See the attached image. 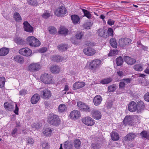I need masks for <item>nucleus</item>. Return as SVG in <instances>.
Wrapping results in <instances>:
<instances>
[{
  "instance_id": "obj_18",
  "label": "nucleus",
  "mask_w": 149,
  "mask_h": 149,
  "mask_svg": "<svg viewBox=\"0 0 149 149\" xmlns=\"http://www.w3.org/2000/svg\"><path fill=\"white\" fill-rule=\"evenodd\" d=\"M92 115L95 119L99 120L101 118V114L99 111L94 109L92 111Z\"/></svg>"
},
{
  "instance_id": "obj_61",
  "label": "nucleus",
  "mask_w": 149,
  "mask_h": 149,
  "mask_svg": "<svg viewBox=\"0 0 149 149\" xmlns=\"http://www.w3.org/2000/svg\"><path fill=\"white\" fill-rule=\"evenodd\" d=\"M115 21L111 19H109L107 21V24L110 26L113 25L114 24Z\"/></svg>"
},
{
  "instance_id": "obj_31",
  "label": "nucleus",
  "mask_w": 149,
  "mask_h": 149,
  "mask_svg": "<svg viewBox=\"0 0 149 149\" xmlns=\"http://www.w3.org/2000/svg\"><path fill=\"white\" fill-rule=\"evenodd\" d=\"M71 18L72 22L74 24H79V17L78 16L76 15H72L71 16Z\"/></svg>"
},
{
  "instance_id": "obj_7",
  "label": "nucleus",
  "mask_w": 149,
  "mask_h": 149,
  "mask_svg": "<svg viewBox=\"0 0 149 149\" xmlns=\"http://www.w3.org/2000/svg\"><path fill=\"white\" fill-rule=\"evenodd\" d=\"M41 68V66L38 63H32L29 66L28 70L30 72H33L39 70Z\"/></svg>"
},
{
  "instance_id": "obj_5",
  "label": "nucleus",
  "mask_w": 149,
  "mask_h": 149,
  "mask_svg": "<svg viewBox=\"0 0 149 149\" xmlns=\"http://www.w3.org/2000/svg\"><path fill=\"white\" fill-rule=\"evenodd\" d=\"M67 13V10L65 8L61 6L56 9L54 12L55 15L58 17L63 16Z\"/></svg>"
},
{
  "instance_id": "obj_34",
  "label": "nucleus",
  "mask_w": 149,
  "mask_h": 149,
  "mask_svg": "<svg viewBox=\"0 0 149 149\" xmlns=\"http://www.w3.org/2000/svg\"><path fill=\"white\" fill-rule=\"evenodd\" d=\"M72 142L67 141L65 142L64 148L65 149H72Z\"/></svg>"
},
{
  "instance_id": "obj_62",
  "label": "nucleus",
  "mask_w": 149,
  "mask_h": 149,
  "mask_svg": "<svg viewBox=\"0 0 149 149\" xmlns=\"http://www.w3.org/2000/svg\"><path fill=\"white\" fill-rule=\"evenodd\" d=\"M123 81L126 83L128 84L130 82L131 79L130 78H125L122 79Z\"/></svg>"
},
{
  "instance_id": "obj_47",
  "label": "nucleus",
  "mask_w": 149,
  "mask_h": 149,
  "mask_svg": "<svg viewBox=\"0 0 149 149\" xmlns=\"http://www.w3.org/2000/svg\"><path fill=\"white\" fill-rule=\"evenodd\" d=\"M5 79L4 77H0V87H3L4 86Z\"/></svg>"
},
{
  "instance_id": "obj_27",
  "label": "nucleus",
  "mask_w": 149,
  "mask_h": 149,
  "mask_svg": "<svg viewBox=\"0 0 149 149\" xmlns=\"http://www.w3.org/2000/svg\"><path fill=\"white\" fill-rule=\"evenodd\" d=\"M13 60L14 61L19 63H22L24 62L23 57L20 55L15 56Z\"/></svg>"
},
{
  "instance_id": "obj_23",
  "label": "nucleus",
  "mask_w": 149,
  "mask_h": 149,
  "mask_svg": "<svg viewBox=\"0 0 149 149\" xmlns=\"http://www.w3.org/2000/svg\"><path fill=\"white\" fill-rule=\"evenodd\" d=\"M85 85V83L83 82H77L73 84V88L75 89H78L82 88Z\"/></svg>"
},
{
  "instance_id": "obj_22",
  "label": "nucleus",
  "mask_w": 149,
  "mask_h": 149,
  "mask_svg": "<svg viewBox=\"0 0 149 149\" xmlns=\"http://www.w3.org/2000/svg\"><path fill=\"white\" fill-rule=\"evenodd\" d=\"M98 36L104 38H107V32L104 29H99L97 32Z\"/></svg>"
},
{
  "instance_id": "obj_58",
  "label": "nucleus",
  "mask_w": 149,
  "mask_h": 149,
  "mask_svg": "<svg viewBox=\"0 0 149 149\" xmlns=\"http://www.w3.org/2000/svg\"><path fill=\"white\" fill-rule=\"evenodd\" d=\"M50 16L49 13L46 12L44 13L42 15V17L45 18H48Z\"/></svg>"
},
{
  "instance_id": "obj_38",
  "label": "nucleus",
  "mask_w": 149,
  "mask_h": 149,
  "mask_svg": "<svg viewBox=\"0 0 149 149\" xmlns=\"http://www.w3.org/2000/svg\"><path fill=\"white\" fill-rule=\"evenodd\" d=\"M140 134L142 138L147 139H149V134L145 130L142 131L140 133Z\"/></svg>"
},
{
  "instance_id": "obj_25",
  "label": "nucleus",
  "mask_w": 149,
  "mask_h": 149,
  "mask_svg": "<svg viewBox=\"0 0 149 149\" xmlns=\"http://www.w3.org/2000/svg\"><path fill=\"white\" fill-rule=\"evenodd\" d=\"M136 137V135L133 133H129L127 134L125 137V139L126 141H129L134 139Z\"/></svg>"
},
{
  "instance_id": "obj_48",
  "label": "nucleus",
  "mask_w": 149,
  "mask_h": 149,
  "mask_svg": "<svg viewBox=\"0 0 149 149\" xmlns=\"http://www.w3.org/2000/svg\"><path fill=\"white\" fill-rule=\"evenodd\" d=\"M116 89V86L114 84L110 85L108 87L109 91L110 92L114 91Z\"/></svg>"
},
{
  "instance_id": "obj_35",
  "label": "nucleus",
  "mask_w": 149,
  "mask_h": 149,
  "mask_svg": "<svg viewBox=\"0 0 149 149\" xmlns=\"http://www.w3.org/2000/svg\"><path fill=\"white\" fill-rule=\"evenodd\" d=\"M112 79L111 78H107L101 80L100 83L104 84H107L111 82Z\"/></svg>"
},
{
  "instance_id": "obj_52",
  "label": "nucleus",
  "mask_w": 149,
  "mask_h": 149,
  "mask_svg": "<svg viewBox=\"0 0 149 149\" xmlns=\"http://www.w3.org/2000/svg\"><path fill=\"white\" fill-rule=\"evenodd\" d=\"M118 54V52L117 50H111L108 54L109 56H113L117 55Z\"/></svg>"
},
{
  "instance_id": "obj_44",
  "label": "nucleus",
  "mask_w": 149,
  "mask_h": 149,
  "mask_svg": "<svg viewBox=\"0 0 149 149\" xmlns=\"http://www.w3.org/2000/svg\"><path fill=\"white\" fill-rule=\"evenodd\" d=\"M82 10L84 14V15L85 16H86L88 19H90L91 18V14L87 10L85 9H82Z\"/></svg>"
},
{
  "instance_id": "obj_50",
  "label": "nucleus",
  "mask_w": 149,
  "mask_h": 149,
  "mask_svg": "<svg viewBox=\"0 0 149 149\" xmlns=\"http://www.w3.org/2000/svg\"><path fill=\"white\" fill-rule=\"evenodd\" d=\"M107 38L109 36H113V31L111 28H109L107 33Z\"/></svg>"
},
{
  "instance_id": "obj_29",
  "label": "nucleus",
  "mask_w": 149,
  "mask_h": 149,
  "mask_svg": "<svg viewBox=\"0 0 149 149\" xmlns=\"http://www.w3.org/2000/svg\"><path fill=\"white\" fill-rule=\"evenodd\" d=\"M51 71L55 74L58 73L60 71V68L58 66L53 65L50 68Z\"/></svg>"
},
{
  "instance_id": "obj_13",
  "label": "nucleus",
  "mask_w": 149,
  "mask_h": 149,
  "mask_svg": "<svg viewBox=\"0 0 149 149\" xmlns=\"http://www.w3.org/2000/svg\"><path fill=\"white\" fill-rule=\"evenodd\" d=\"M83 52L86 55L89 56H93L96 53V51L94 49L89 47L84 49Z\"/></svg>"
},
{
  "instance_id": "obj_32",
  "label": "nucleus",
  "mask_w": 149,
  "mask_h": 149,
  "mask_svg": "<svg viewBox=\"0 0 149 149\" xmlns=\"http://www.w3.org/2000/svg\"><path fill=\"white\" fill-rule=\"evenodd\" d=\"M68 32V30L66 28L61 27L60 28V29L58 31V33L59 34H63L66 35Z\"/></svg>"
},
{
  "instance_id": "obj_51",
  "label": "nucleus",
  "mask_w": 149,
  "mask_h": 149,
  "mask_svg": "<svg viewBox=\"0 0 149 149\" xmlns=\"http://www.w3.org/2000/svg\"><path fill=\"white\" fill-rule=\"evenodd\" d=\"M33 130H35L36 129H39L41 127V125L38 123H34L31 126Z\"/></svg>"
},
{
  "instance_id": "obj_4",
  "label": "nucleus",
  "mask_w": 149,
  "mask_h": 149,
  "mask_svg": "<svg viewBox=\"0 0 149 149\" xmlns=\"http://www.w3.org/2000/svg\"><path fill=\"white\" fill-rule=\"evenodd\" d=\"M48 123L50 124L57 126L60 123V120L58 116L56 115H54L48 119Z\"/></svg>"
},
{
  "instance_id": "obj_6",
  "label": "nucleus",
  "mask_w": 149,
  "mask_h": 149,
  "mask_svg": "<svg viewBox=\"0 0 149 149\" xmlns=\"http://www.w3.org/2000/svg\"><path fill=\"white\" fill-rule=\"evenodd\" d=\"M101 63V61L100 60H94L91 62L89 67L91 70H95L99 67Z\"/></svg>"
},
{
  "instance_id": "obj_20",
  "label": "nucleus",
  "mask_w": 149,
  "mask_h": 149,
  "mask_svg": "<svg viewBox=\"0 0 149 149\" xmlns=\"http://www.w3.org/2000/svg\"><path fill=\"white\" fill-rule=\"evenodd\" d=\"M24 28L25 31L31 32L33 31V28L30 24L27 21L24 22L23 23Z\"/></svg>"
},
{
  "instance_id": "obj_12",
  "label": "nucleus",
  "mask_w": 149,
  "mask_h": 149,
  "mask_svg": "<svg viewBox=\"0 0 149 149\" xmlns=\"http://www.w3.org/2000/svg\"><path fill=\"white\" fill-rule=\"evenodd\" d=\"M134 117L131 116H126L123 120V122L125 125H132V121L133 120Z\"/></svg>"
},
{
  "instance_id": "obj_45",
  "label": "nucleus",
  "mask_w": 149,
  "mask_h": 149,
  "mask_svg": "<svg viewBox=\"0 0 149 149\" xmlns=\"http://www.w3.org/2000/svg\"><path fill=\"white\" fill-rule=\"evenodd\" d=\"M123 60L122 57L119 56L116 59V63L118 66L121 65L123 63Z\"/></svg>"
},
{
  "instance_id": "obj_21",
  "label": "nucleus",
  "mask_w": 149,
  "mask_h": 149,
  "mask_svg": "<svg viewBox=\"0 0 149 149\" xmlns=\"http://www.w3.org/2000/svg\"><path fill=\"white\" fill-rule=\"evenodd\" d=\"M102 100V99L101 96L98 95L94 97L93 102L95 106H97L101 103Z\"/></svg>"
},
{
  "instance_id": "obj_42",
  "label": "nucleus",
  "mask_w": 149,
  "mask_h": 149,
  "mask_svg": "<svg viewBox=\"0 0 149 149\" xmlns=\"http://www.w3.org/2000/svg\"><path fill=\"white\" fill-rule=\"evenodd\" d=\"M110 44L111 46L114 48H116L117 46V43L116 40L114 38H111L110 40Z\"/></svg>"
},
{
  "instance_id": "obj_28",
  "label": "nucleus",
  "mask_w": 149,
  "mask_h": 149,
  "mask_svg": "<svg viewBox=\"0 0 149 149\" xmlns=\"http://www.w3.org/2000/svg\"><path fill=\"white\" fill-rule=\"evenodd\" d=\"M81 142L80 140L76 139L74 140L73 145L75 148L77 149L80 148L81 145Z\"/></svg>"
},
{
  "instance_id": "obj_30",
  "label": "nucleus",
  "mask_w": 149,
  "mask_h": 149,
  "mask_svg": "<svg viewBox=\"0 0 149 149\" xmlns=\"http://www.w3.org/2000/svg\"><path fill=\"white\" fill-rule=\"evenodd\" d=\"M43 133L46 136H51L52 132V130L50 128H44Z\"/></svg>"
},
{
  "instance_id": "obj_14",
  "label": "nucleus",
  "mask_w": 149,
  "mask_h": 149,
  "mask_svg": "<svg viewBox=\"0 0 149 149\" xmlns=\"http://www.w3.org/2000/svg\"><path fill=\"white\" fill-rule=\"evenodd\" d=\"M51 60L53 61L56 62H60L63 61L65 60L63 57L59 55H54L50 57Z\"/></svg>"
},
{
  "instance_id": "obj_8",
  "label": "nucleus",
  "mask_w": 149,
  "mask_h": 149,
  "mask_svg": "<svg viewBox=\"0 0 149 149\" xmlns=\"http://www.w3.org/2000/svg\"><path fill=\"white\" fill-rule=\"evenodd\" d=\"M40 92L41 97L44 99L48 100L51 97V92L47 89L45 88L43 90H41Z\"/></svg>"
},
{
  "instance_id": "obj_19",
  "label": "nucleus",
  "mask_w": 149,
  "mask_h": 149,
  "mask_svg": "<svg viewBox=\"0 0 149 149\" xmlns=\"http://www.w3.org/2000/svg\"><path fill=\"white\" fill-rule=\"evenodd\" d=\"M123 58L124 61L129 65H133L136 61L135 59L128 56H124Z\"/></svg>"
},
{
  "instance_id": "obj_3",
  "label": "nucleus",
  "mask_w": 149,
  "mask_h": 149,
  "mask_svg": "<svg viewBox=\"0 0 149 149\" xmlns=\"http://www.w3.org/2000/svg\"><path fill=\"white\" fill-rule=\"evenodd\" d=\"M77 105L80 110L86 112H89L91 110L89 106L86 104L81 102H78L77 103Z\"/></svg>"
},
{
  "instance_id": "obj_46",
  "label": "nucleus",
  "mask_w": 149,
  "mask_h": 149,
  "mask_svg": "<svg viewBox=\"0 0 149 149\" xmlns=\"http://www.w3.org/2000/svg\"><path fill=\"white\" fill-rule=\"evenodd\" d=\"M14 41L18 44L22 45L23 44V40L19 37H16L15 38Z\"/></svg>"
},
{
  "instance_id": "obj_1",
  "label": "nucleus",
  "mask_w": 149,
  "mask_h": 149,
  "mask_svg": "<svg viewBox=\"0 0 149 149\" xmlns=\"http://www.w3.org/2000/svg\"><path fill=\"white\" fill-rule=\"evenodd\" d=\"M27 41L29 45L32 47H36L40 45L39 41L33 36L29 37L27 39Z\"/></svg>"
},
{
  "instance_id": "obj_17",
  "label": "nucleus",
  "mask_w": 149,
  "mask_h": 149,
  "mask_svg": "<svg viewBox=\"0 0 149 149\" xmlns=\"http://www.w3.org/2000/svg\"><path fill=\"white\" fill-rule=\"evenodd\" d=\"M80 116V112L78 110L73 111L70 114V118L74 120L77 119Z\"/></svg>"
},
{
  "instance_id": "obj_26",
  "label": "nucleus",
  "mask_w": 149,
  "mask_h": 149,
  "mask_svg": "<svg viewBox=\"0 0 149 149\" xmlns=\"http://www.w3.org/2000/svg\"><path fill=\"white\" fill-rule=\"evenodd\" d=\"M9 48L3 47L0 49V56H4L6 55L9 53Z\"/></svg>"
},
{
  "instance_id": "obj_53",
  "label": "nucleus",
  "mask_w": 149,
  "mask_h": 149,
  "mask_svg": "<svg viewBox=\"0 0 149 149\" xmlns=\"http://www.w3.org/2000/svg\"><path fill=\"white\" fill-rule=\"evenodd\" d=\"M42 146L43 149H48L49 146L47 143L44 141L42 143Z\"/></svg>"
},
{
  "instance_id": "obj_39",
  "label": "nucleus",
  "mask_w": 149,
  "mask_h": 149,
  "mask_svg": "<svg viewBox=\"0 0 149 149\" xmlns=\"http://www.w3.org/2000/svg\"><path fill=\"white\" fill-rule=\"evenodd\" d=\"M68 48L67 45L62 44L58 46V48L60 51H65Z\"/></svg>"
},
{
  "instance_id": "obj_64",
  "label": "nucleus",
  "mask_w": 149,
  "mask_h": 149,
  "mask_svg": "<svg viewBox=\"0 0 149 149\" xmlns=\"http://www.w3.org/2000/svg\"><path fill=\"white\" fill-rule=\"evenodd\" d=\"M14 108V107L11 104H9L7 110L9 111H11Z\"/></svg>"
},
{
  "instance_id": "obj_37",
  "label": "nucleus",
  "mask_w": 149,
  "mask_h": 149,
  "mask_svg": "<svg viewBox=\"0 0 149 149\" xmlns=\"http://www.w3.org/2000/svg\"><path fill=\"white\" fill-rule=\"evenodd\" d=\"M48 30L49 33L51 34H54L57 32V30L56 28L52 26L49 27Z\"/></svg>"
},
{
  "instance_id": "obj_10",
  "label": "nucleus",
  "mask_w": 149,
  "mask_h": 149,
  "mask_svg": "<svg viewBox=\"0 0 149 149\" xmlns=\"http://www.w3.org/2000/svg\"><path fill=\"white\" fill-rule=\"evenodd\" d=\"M131 40L129 38H124L120 39L119 40V45L120 47L126 46L131 42Z\"/></svg>"
},
{
  "instance_id": "obj_41",
  "label": "nucleus",
  "mask_w": 149,
  "mask_h": 149,
  "mask_svg": "<svg viewBox=\"0 0 149 149\" xmlns=\"http://www.w3.org/2000/svg\"><path fill=\"white\" fill-rule=\"evenodd\" d=\"M111 137L114 141H117L119 139V135L117 133H113L111 135Z\"/></svg>"
},
{
  "instance_id": "obj_54",
  "label": "nucleus",
  "mask_w": 149,
  "mask_h": 149,
  "mask_svg": "<svg viewBox=\"0 0 149 149\" xmlns=\"http://www.w3.org/2000/svg\"><path fill=\"white\" fill-rule=\"evenodd\" d=\"M84 35V33L82 32H79L76 35V38L77 39L80 40L82 38Z\"/></svg>"
},
{
  "instance_id": "obj_11",
  "label": "nucleus",
  "mask_w": 149,
  "mask_h": 149,
  "mask_svg": "<svg viewBox=\"0 0 149 149\" xmlns=\"http://www.w3.org/2000/svg\"><path fill=\"white\" fill-rule=\"evenodd\" d=\"M19 53L23 56H28L31 55L32 51L28 48H22L19 51Z\"/></svg>"
},
{
  "instance_id": "obj_16",
  "label": "nucleus",
  "mask_w": 149,
  "mask_h": 149,
  "mask_svg": "<svg viewBox=\"0 0 149 149\" xmlns=\"http://www.w3.org/2000/svg\"><path fill=\"white\" fill-rule=\"evenodd\" d=\"M136 103L134 101H132L128 104V109L131 112L137 111Z\"/></svg>"
},
{
  "instance_id": "obj_9",
  "label": "nucleus",
  "mask_w": 149,
  "mask_h": 149,
  "mask_svg": "<svg viewBox=\"0 0 149 149\" xmlns=\"http://www.w3.org/2000/svg\"><path fill=\"white\" fill-rule=\"evenodd\" d=\"M82 123L86 125L92 126L95 124L93 119L89 116H86L82 118L81 119Z\"/></svg>"
},
{
  "instance_id": "obj_24",
  "label": "nucleus",
  "mask_w": 149,
  "mask_h": 149,
  "mask_svg": "<svg viewBox=\"0 0 149 149\" xmlns=\"http://www.w3.org/2000/svg\"><path fill=\"white\" fill-rule=\"evenodd\" d=\"M40 96L37 94L34 95L31 97V102L32 104H35L37 103L40 99Z\"/></svg>"
},
{
  "instance_id": "obj_33",
  "label": "nucleus",
  "mask_w": 149,
  "mask_h": 149,
  "mask_svg": "<svg viewBox=\"0 0 149 149\" xmlns=\"http://www.w3.org/2000/svg\"><path fill=\"white\" fill-rule=\"evenodd\" d=\"M67 107L64 104H61L58 107V111L59 112H63L67 110Z\"/></svg>"
},
{
  "instance_id": "obj_2",
  "label": "nucleus",
  "mask_w": 149,
  "mask_h": 149,
  "mask_svg": "<svg viewBox=\"0 0 149 149\" xmlns=\"http://www.w3.org/2000/svg\"><path fill=\"white\" fill-rule=\"evenodd\" d=\"M40 79L44 83L49 84L53 82V77L50 74L45 73L41 75Z\"/></svg>"
},
{
  "instance_id": "obj_56",
  "label": "nucleus",
  "mask_w": 149,
  "mask_h": 149,
  "mask_svg": "<svg viewBox=\"0 0 149 149\" xmlns=\"http://www.w3.org/2000/svg\"><path fill=\"white\" fill-rule=\"evenodd\" d=\"M125 84L124 81L122 79L121 81L120 82L119 85V88H122L125 87Z\"/></svg>"
},
{
  "instance_id": "obj_36",
  "label": "nucleus",
  "mask_w": 149,
  "mask_h": 149,
  "mask_svg": "<svg viewBox=\"0 0 149 149\" xmlns=\"http://www.w3.org/2000/svg\"><path fill=\"white\" fill-rule=\"evenodd\" d=\"M14 18L16 22H21L22 18L19 13L17 12L15 13L14 15Z\"/></svg>"
},
{
  "instance_id": "obj_43",
  "label": "nucleus",
  "mask_w": 149,
  "mask_h": 149,
  "mask_svg": "<svg viewBox=\"0 0 149 149\" xmlns=\"http://www.w3.org/2000/svg\"><path fill=\"white\" fill-rule=\"evenodd\" d=\"M134 68L137 71H140L143 70V68L141 64H136L134 65Z\"/></svg>"
},
{
  "instance_id": "obj_57",
  "label": "nucleus",
  "mask_w": 149,
  "mask_h": 149,
  "mask_svg": "<svg viewBox=\"0 0 149 149\" xmlns=\"http://www.w3.org/2000/svg\"><path fill=\"white\" fill-rule=\"evenodd\" d=\"M144 97L145 101L149 102V92L146 93L144 96Z\"/></svg>"
},
{
  "instance_id": "obj_63",
  "label": "nucleus",
  "mask_w": 149,
  "mask_h": 149,
  "mask_svg": "<svg viewBox=\"0 0 149 149\" xmlns=\"http://www.w3.org/2000/svg\"><path fill=\"white\" fill-rule=\"evenodd\" d=\"M15 109L14 110V112L15 114L18 115V111L19 110V108L17 107V105L16 104H15Z\"/></svg>"
},
{
  "instance_id": "obj_55",
  "label": "nucleus",
  "mask_w": 149,
  "mask_h": 149,
  "mask_svg": "<svg viewBox=\"0 0 149 149\" xmlns=\"http://www.w3.org/2000/svg\"><path fill=\"white\" fill-rule=\"evenodd\" d=\"M27 93V91L26 90L22 89L19 92L20 95L22 96L25 95Z\"/></svg>"
},
{
  "instance_id": "obj_49",
  "label": "nucleus",
  "mask_w": 149,
  "mask_h": 149,
  "mask_svg": "<svg viewBox=\"0 0 149 149\" xmlns=\"http://www.w3.org/2000/svg\"><path fill=\"white\" fill-rule=\"evenodd\" d=\"M27 2L29 4L32 6H36L37 4L36 0H27Z\"/></svg>"
},
{
  "instance_id": "obj_15",
  "label": "nucleus",
  "mask_w": 149,
  "mask_h": 149,
  "mask_svg": "<svg viewBox=\"0 0 149 149\" xmlns=\"http://www.w3.org/2000/svg\"><path fill=\"white\" fill-rule=\"evenodd\" d=\"M136 107L137 112L138 113L141 112L145 108V105L144 102L141 100L138 102L136 103Z\"/></svg>"
},
{
  "instance_id": "obj_59",
  "label": "nucleus",
  "mask_w": 149,
  "mask_h": 149,
  "mask_svg": "<svg viewBox=\"0 0 149 149\" xmlns=\"http://www.w3.org/2000/svg\"><path fill=\"white\" fill-rule=\"evenodd\" d=\"M17 129L16 127L14 128V129L13 130L12 132H11V134L13 137H15L16 136L15 134L17 132Z\"/></svg>"
},
{
  "instance_id": "obj_60",
  "label": "nucleus",
  "mask_w": 149,
  "mask_h": 149,
  "mask_svg": "<svg viewBox=\"0 0 149 149\" xmlns=\"http://www.w3.org/2000/svg\"><path fill=\"white\" fill-rule=\"evenodd\" d=\"M47 50V48L46 47H43L40 49L39 50V52L41 53H44Z\"/></svg>"
},
{
  "instance_id": "obj_40",
  "label": "nucleus",
  "mask_w": 149,
  "mask_h": 149,
  "mask_svg": "<svg viewBox=\"0 0 149 149\" xmlns=\"http://www.w3.org/2000/svg\"><path fill=\"white\" fill-rule=\"evenodd\" d=\"M26 145L32 146L34 143V140L32 138L28 137L26 139Z\"/></svg>"
}]
</instances>
